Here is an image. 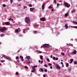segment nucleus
Here are the masks:
<instances>
[{
  "instance_id": "1",
  "label": "nucleus",
  "mask_w": 77,
  "mask_h": 77,
  "mask_svg": "<svg viewBox=\"0 0 77 77\" xmlns=\"http://www.w3.org/2000/svg\"><path fill=\"white\" fill-rule=\"evenodd\" d=\"M25 22L26 23H27V24L30 23V19H29V17H27L26 18Z\"/></svg>"
},
{
  "instance_id": "2",
  "label": "nucleus",
  "mask_w": 77,
  "mask_h": 77,
  "mask_svg": "<svg viewBox=\"0 0 77 77\" xmlns=\"http://www.w3.org/2000/svg\"><path fill=\"white\" fill-rule=\"evenodd\" d=\"M6 30V28L5 27H3L1 29L0 31L1 32H5V31Z\"/></svg>"
},
{
  "instance_id": "3",
  "label": "nucleus",
  "mask_w": 77,
  "mask_h": 77,
  "mask_svg": "<svg viewBox=\"0 0 77 77\" xmlns=\"http://www.w3.org/2000/svg\"><path fill=\"white\" fill-rule=\"evenodd\" d=\"M65 5L67 8H69L70 7V5L69 4H68V3H67L66 2L65 3Z\"/></svg>"
},
{
  "instance_id": "4",
  "label": "nucleus",
  "mask_w": 77,
  "mask_h": 77,
  "mask_svg": "<svg viewBox=\"0 0 77 77\" xmlns=\"http://www.w3.org/2000/svg\"><path fill=\"white\" fill-rule=\"evenodd\" d=\"M40 20L42 21H45V17L41 18Z\"/></svg>"
},
{
  "instance_id": "5",
  "label": "nucleus",
  "mask_w": 77,
  "mask_h": 77,
  "mask_svg": "<svg viewBox=\"0 0 77 77\" xmlns=\"http://www.w3.org/2000/svg\"><path fill=\"white\" fill-rule=\"evenodd\" d=\"M40 57L41 60H43V56L42 55H40Z\"/></svg>"
},
{
  "instance_id": "6",
  "label": "nucleus",
  "mask_w": 77,
  "mask_h": 77,
  "mask_svg": "<svg viewBox=\"0 0 77 77\" xmlns=\"http://www.w3.org/2000/svg\"><path fill=\"white\" fill-rule=\"evenodd\" d=\"M50 47V45L48 44H46V48H48Z\"/></svg>"
},
{
  "instance_id": "7",
  "label": "nucleus",
  "mask_w": 77,
  "mask_h": 77,
  "mask_svg": "<svg viewBox=\"0 0 77 77\" xmlns=\"http://www.w3.org/2000/svg\"><path fill=\"white\" fill-rule=\"evenodd\" d=\"M34 8H30V10L31 11H34Z\"/></svg>"
},
{
  "instance_id": "8",
  "label": "nucleus",
  "mask_w": 77,
  "mask_h": 77,
  "mask_svg": "<svg viewBox=\"0 0 77 77\" xmlns=\"http://www.w3.org/2000/svg\"><path fill=\"white\" fill-rule=\"evenodd\" d=\"M6 25H9L10 23L8 22H7L5 23Z\"/></svg>"
},
{
  "instance_id": "9",
  "label": "nucleus",
  "mask_w": 77,
  "mask_h": 77,
  "mask_svg": "<svg viewBox=\"0 0 77 77\" xmlns=\"http://www.w3.org/2000/svg\"><path fill=\"white\" fill-rule=\"evenodd\" d=\"M70 60L71 61L69 63H72V61H73V60H74L73 59H70Z\"/></svg>"
},
{
  "instance_id": "10",
  "label": "nucleus",
  "mask_w": 77,
  "mask_h": 77,
  "mask_svg": "<svg viewBox=\"0 0 77 77\" xmlns=\"http://www.w3.org/2000/svg\"><path fill=\"white\" fill-rule=\"evenodd\" d=\"M26 58H27L28 60H29V59H30V57L29 56H28L26 57Z\"/></svg>"
},
{
  "instance_id": "11",
  "label": "nucleus",
  "mask_w": 77,
  "mask_h": 77,
  "mask_svg": "<svg viewBox=\"0 0 77 77\" xmlns=\"http://www.w3.org/2000/svg\"><path fill=\"white\" fill-rule=\"evenodd\" d=\"M6 59H8L9 60H11V58L8 57H6Z\"/></svg>"
},
{
  "instance_id": "12",
  "label": "nucleus",
  "mask_w": 77,
  "mask_h": 77,
  "mask_svg": "<svg viewBox=\"0 0 77 77\" xmlns=\"http://www.w3.org/2000/svg\"><path fill=\"white\" fill-rule=\"evenodd\" d=\"M73 54H76L77 53V51L75 50H74V51H73Z\"/></svg>"
},
{
  "instance_id": "13",
  "label": "nucleus",
  "mask_w": 77,
  "mask_h": 77,
  "mask_svg": "<svg viewBox=\"0 0 77 77\" xmlns=\"http://www.w3.org/2000/svg\"><path fill=\"white\" fill-rule=\"evenodd\" d=\"M65 28L66 29H68V25L66 24L65 25Z\"/></svg>"
},
{
  "instance_id": "14",
  "label": "nucleus",
  "mask_w": 77,
  "mask_h": 77,
  "mask_svg": "<svg viewBox=\"0 0 77 77\" xmlns=\"http://www.w3.org/2000/svg\"><path fill=\"white\" fill-rule=\"evenodd\" d=\"M26 62H27L28 63H30V61L28 60H26Z\"/></svg>"
},
{
  "instance_id": "15",
  "label": "nucleus",
  "mask_w": 77,
  "mask_h": 77,
  "mask_svg": "<svg viewBox=\"0 0 77 77\" xmlns=\"http://www.w3.org/2000/svg\"><path fill=\"white\" fill-rule=\"evenodd\" d=\"M32 69H33V70H36V69H35V67L34 66L32 67Z\"/></svg>"
},
{
  "instance_id": "16",
  "label": "nucleus",
  "mask_w": 77,
  "mask_h": 77,
  "mask_svg": "<svg viewBox=\"0 0 77 77\" xmlns=\"http://www.w3.org/2000/svg\"><path fill=\"white\" fill-rule=\"evenodd\" d=\"M57 68H58V69H60V67L59 66H57Z\"/></svg>"
},
{
  "instance_id": "17",
  "label": "nucleus",
  "mask_w": 77,
  "mask_h": 77,
  "mask_svg": "<svg viewBox=\"0 0 77 77\" xmlns=\"http://www.w3.org/2000/svg\"><path fill=\"white\" fill-rule=\"evenodd\" d=\"M54 4H56V0H54Z\"/></svg>"
},
{
  "instance_id": "18",
  "label": "nucleus",
  "mask_w": 77,
  "mask_h": 77,
  "mask_svg": "<svg viewBox=\"0 0 77 77\" xmlns=\"http://www.w3.org/2000/svg\"><path fill=\"white\" fill-rule=\"evenodd\" d=\"M43 47H46V44L44 45L43 46Z\"/></svg>"
},
{
  "instance_id": "19",
  "label": "nucleus",
  "mask_w": 77,
  "mask_h": 77,
  "mask_svg": "<svg viewBox=\"0 0 77 77\" xmlns=\"http://www.w3.org/2000/svg\"><path fill=\"white\" fill-rule=\"evenodd\" d=\"M9 20V21H14L13 19H12V18H10Z\"/></svg>"
},
{
  "instance_id": "20",
  "label": "nucleus",
  "mask_w": 77,
  "mask_h": 77,
  "mask_svg": "<svg viewBox=\"0 0 77 77\" xmlns=\"http://www.w3.org/2000/svg\"><path fill=\"white\" fill-rule=\"evenodd\" d=\"M47 61H48V62H50V60L49 59V58H47Z\"/></svg>"
},
{
  "instance_id": "21",
  "label": "nucleus",
  "mask_w": 77,
  "mask_h": 77,
  "mask_svg": "<svg viewBox=\"0 0 77 77\" xmlns=\"http://www.w3.org/2000/svg\"><path fill=\"white\" fill-rule=\"evenodd\" d=\"M75 24H77V22L75 21L73 22Z\"/></svg>"
},
{
  "instance_id": "22",
  "label": "nucleus",
  "mask_w": 77,
  "mask_h": 77,
  "mask_svg": "<svg viewBox=\"0 0 77 77\" xmlns=\"http://www.w3.org/2000/svg\"><path fill=\"white\" fill-rule=\"evenodd\" d=\"M74 64L75 65H76V64H77V61H76L75 62H74Z\"/></svg>"
},
{
  "instance_id": "23",
  "label": "nucleus",
  "mask_w": 77,
  "mask_h": 77,
  "mask_svg": "<svg viewBox=\"0 0 77 77\" xmlns=\"http://www.w3.org/2000/svg\"><path fill=\"white\" fill-rule=\"evenodd\" d=\"M61 54H62L63 56H64V55H65V54L64 53H61Z\"/></svg>"
},
{
  "instance_id": "24",
  "label": "nucleus",
  "mask_w": 77,
  "mask_h": 77,
  "mask_svg": "<svg viewBox=\"0 0 77 77\" xmlns=\"http://www.w3.org/2000/svg\"><path fill=\"white\" fill-rule=\"evenodd\" d=\"M38 32L37 31H34V33L35 34H36V33H37V32Z\"/></svg>"
},
{
  "instance_id": "25",
  "label": "nucleus",
  "mask_w": 77,
  "mask_h": 77,
  "mask_svg": "<svg viewBox=\"0 0 77 77\" xmlns=\"http://www.w3.org/2000/svg\"><path fill=\"white\" fill-rule=\"evenodd\" d=\"M65 17H67L68 16V14L66 13L65 14Z\"/></svg>"
},
{
  "instance_id": "26",
  "label": "nucleus",
  "mask_w": 77,
  "mask_h": 77,
  "mask_svg": "<svg viewBox=\"0 0 77 77\" xmlns=\"http://www.w3.org/2000/svg\"><path fill=\"white\" fill-rule=\"evenodd\" d=\"M48 65H47L45 64L44 65V66H45V67H47V66H48Z\"/></svg>"
},
{
  "instance_id": "27",
  "label": "nucleus",
  "mask_w": 77,
  "mask_h": 77,
  "mask_svg": "<svg viewBox=\"0 0 77 77\" xmlns=\"http://www.w3.org/2000/svg\"><path fill=\"white\" fill-rule=\"evenodd\" d=\"M20 57L21 58V59H23V57L22 56H20Z\"/></svg>"
},
{
  "instance_id": "28",
  "label": "nucleus",
  "mask_w": 77,
  "mask_h": 77,
  "mask_svg": "<svg viewBox=\"0 0 77 77\" xmlns=\"http://www.w3.org/2000/svg\"><path fill=\"white\" fill-rule=\"evenodd\" d=\"M12 2H13V0H10V3H12Z\"/></svg>"
},
{
  "instance_id": "29",
  "label": "nucleus",
  "mask_w": 77,
  "mask_h": 77,
  "mask_svg": "<svg viewBox=\"0 0 77 77\" xmlns=\"http://www.w3.org/2000/svg\"><path fill=\"white\" fill-rule=\"evenodd\" d=\"M18 72H17L16 73V75H18Z\"/></svg>"
},
{
  "instance_id": "30",
  "label": "nucleus",
  "mask_w": 77,
  "mask_h": 77,
  "mask_svg": "<svg viewBox=\"0 0 77 77\" xmlns=\"http://www.w3.org/2000/svg\"><path fill=\"white\" fill-rule=\"evenodd\" d=\"M25 68H26V69H28V67L27 66H25Z\"/></svg>"
},
{
  "instance_id": "31",
  "label": "nucleus",
  "mask_w": 77,
  "mask_h": 77,
  "mask_svg": "<svg viewBox=\"0 0 77 77\" xmlns=\"http://www.w3.org/2000/svg\"><path fill=\"white\" fill-rule=\"evenodd\" d=\"M16 59H19V57L18 56L17 57H16Z\"/></svg>"
},
{
  "instance_id": "32",
  "label": "nucleus",
  "mask_w": 77,
  "mask_h": 77,
  "mask_svg": "<svg viewBox=\"0 0 77 77\" xmlns=\"http://www.w3.org/2000/svg\"><path fill=\"white\" fill-rule=\"evenodd\" d=\"M54 60H56V57H53Z\"/></svg>"
},
{
  "instance_id": "33",
  "label": "nucleus",
  "mask_w": 77,
  "mask_h": 77,
  "mask_svg": "<svg viewBox=\"0 0 77 77\" xmlns=\"http://www.w3.org/2000/svg\"><path fill=\"white\" fill-rule=\"evenodd\" d=\"M75 10H73L72 11V13H73L74 12H75Z\"/></svg>"
},
{
  "instance_id": "34",
  "label": "nucleus",
  "mask_w": 77,
  "mask_h": 77,
  "mask_svg": "<svg viewBox=\"0 0 77 77\" xmlns=\"http://www.w3.org/2000/svg\"><path fill=\"white\" fill-rule=\"evenodd\" d=\"M74 28L77 29V26H74Z\"/></svg>"
},
{
  "instance_id": "35",
  "label": "nucleus",
  "mask_w": 77,
  "mask_h": 77,
  "mask_svg": "<svg viewBox=\"0 0 77 77\" xmlns=\"http://www.w3.org/2000/svg\"><path fill=\"white\" fill-rule=\"evenodd\" d=\"M66 67H68V63H67L66 64Z\"/></svg>"
},
{
  "instance_id": "36",
  "label": "nucleus",
  "mask_w": 77,
  "mask_h": 77,
  "mask_svg": "<svg viewBox=\"0 0 77 77\" xmlns=\"http://www.w3.org/2000/svg\"><path fill=\"white\" fill-rule=\"evenodd\" d=\"M31 72H35V70H32V71H31Z\"/></svg>"
},
{
  "instance_id": "37",
  "label": "nucleus",
  "mask_w": 77,
  "mask_h": 77,
  "mask_svg": "<svg viewBox=\"0 0 77 77\" xmlns=\"http://www.w3.org/2000/svg\"><path fill=\"white\" fill-rule=\"evenodd\" d=\"M48 65H49V66H51V64L50 63L48 64Z\"/></svg>"
},
{
  "instance_id": "38",
  "label": "nucleus",
  "mask_w": 77,
  "mask_h": 77,
  "mask_svg": "<svg viewBox=\"0 0 77 77\" xmlns=\"http://www.w3.org/2000/svg\"><path fill=\"white\" fill-rule=\"evenodd\" d=\"M40 70H41V71H42V72L44 71V69H40Z\"/></svg>"
},
{
  "instance_id": "39",
  "label": "nucleus",
  "mask_w": 77,
  "mask_h": 77,
  "mask_svg": "<svg viewBox=\"0 0 77 77\" xmlns=\"http://www.w3.org/2000/svg\"><path fill=\"white\" fill-rule=\"evenodd\" d=\"M16 32H18V30H17V29H16Z\"/></svg>"
},
{
  "instance_id": "40",
  "label": "nucleus",
  "mask_w": 77,
  "mask_h": 77,
  "mask_svg": "<svg viewBox=\"0 0 77 77\" xmlns=\"http://www.w3.org/2000/svg\"><path fill=\"white\" fill-rule=\"evenodd\" d=\"M45 72H47V69H45Z\"/></svg>"
},
{
  "instance_id": "41",
  "label": "nucleus",
  "mask_w": 77,
  "mask_h": 77,
  "mask_svg": "<svg viewBox=\"0 0 77 77\" xmlns=\"http://www.w3.org/2000/svg\"><path fill=\"white\" fill-rule=\"evenodd\" d=\"M42 63H43V60H42L41 61V64H42Z\"/></svg>"
},
{
  "instance_id": "42",
  "label": "nucleus",
  "mask_w": 77,
  "mask_h": 77,
  "mask_svg": "<svg viewBox=\"0 0 77 77\" xmlns=\"http://www.w3.org/2000/svg\"><path fill=\"white\" fill-rule=\"evenodd\" d=\"M44 5H42V9H44Z\"/></svg>"
},
{
  "instance_id": "43",
  "label": "nucleus",
  "mask_w": 77,
  "mask_h": 77,
  "mask_svg": "<svg viewBox=\"0 0 77 77\" xmlns=\"http://www.w3.org/2000/svg\"><path fill=\"white\" fill-rule=\"evenodd\" d=\"M49 8H51V9H52V7L50 6L49 7Z\"/></svg>"
},
{
  "instance_id": "44",
  "label": "nucleus",
  "mask_w": 77,
  "mask_h": 77,
  "mask_svg": "<svg viewBox=\"0 0 77 77\" xmlns=\"http://www.w3.org/2000/svg\"><path fill=\"white\" fill-rule=\"evenodd\" d=\"M27 8V6H25L23 8Z\"/></svg>"
},
{
  "instance_id": "45",
  "label": "nucleus",
  "mask_w": 77,
  "mask_h": 77,
  "mask_svg": "<svg viewBox=\"0 0 77 77\" xmlns=\"http://www.w3.org/2000/svg\"><path fill=\"white\" fill-rule=\"evenodd\" d=\"M3 6L4 7H6V5L5 4H4Z\"/></svg>"
},
{
  "instance_id": "46",
  "label": "nucleus",
  "mask_w": 77,
  "mask_h": 77,
  "mask_svg": "<svg viewBox=\"0 0 77 77\" xmlns=\"http://www.w3.org/2000/svg\"><path fill=\"white\" fill-rule=\"evenodd\" d=\"M34 67L35 68H37V67H38V66H35Z\"/></svg>"
},
{
  "instance_id": "47",
  "label": "nucleus",
  "mask_w": 77,
  "mask_h": 77,
  "mask_svg": "<svg viewBox=\"0 0 77 77\" xmlns=\"http://www.w3.org/2000/svg\"><path fill=\"white\" fill-rule=\"evenodd\" d=\"M39 53H42V51H39Z\"/></svg>"
},
{
  "instance_id": "48",
  "label": "nucleus",
  "mask_w": 77,
  "mask_h": 77,
  "mask_svg": "<svg viewBox=\"0 0 77 77\" xmlns=\"http://www.w3.org/2000/svg\"><path fill=\"white\" fill-rule=\"evenodd\" d=\"M1 36H4V35H3V34H2V35H1Z\"/></svg>"
},
{
  "instance_id": "49",
  "label": "nucleus",
  "mask_w": 77,
  "mask_h": 77,
  "mask_svg": "<svg viewBox=\"0 0 77 77\" xmlns=\"http://www.w3.org/2000/svg\"><path fill=\"white\" fill-rule=\"evenodd\" d=\"M55 60H58V58H56Z\"/></svg>"
},
{
  "instance_id": "50",
  "label": "nucleus",
  "mask_w": 77,
  "mask_h": 77,
  "mask_svg": "<svg viewBox=\"0 0 77 77\" xmlns=\"http://www.w3.org/2000/svg\"><path fill=\"white\" fill-rule=\"evenodd\" d=\"M38 62H39V63H40L41 62V60H38Z\"/></svg>"
},
{
  "instance_id": "51",
  "label": "nucleus",
  "mask_w": 77,
  "mask_h": 77,
  "mask_svg": "<svg viewBox=\"0 0 77 77\" xmlns=\"http://www.w3.org/2000/svg\"><path fill=\"white\" fill-rule=\"evenodd\" d=\"M17 62L18 63H20V61L19 60H17Z\"/></svg>"
},
{
  "instance_id": "52",
  "label": "nucleus",
  "mask_w": 77,
  "mask_h": 77,
  "mask_svg": "<svg viewBox=\"0 0 77 77\" xmlns=\"http://www.w3.org/2000/svg\"><path fill=\"white\" fill-rule=\"evenodd\" d=\"M43 76L44 77H46V76H45V74L43 75Z\"/></svg>"
},
{
  "instance_id": "53",
  "label": "nucleus",
  "mask_w": 77,
  "mask_h": 77,
  "mask_svg": "<svg viewBox=\"0 0 77 77\" xmlns=\"http://www.w3.org/2000/svg\"><path fill=\"white\" fill-rule=\"evenodd\" d=\"M30 7H32V5H29Z\"/></svg>"
},
{
  "instance_id": "54",
  "label": "nucleus",
  "mask_w": 77,
  "mask_h": 77,
  "mask_svg": "<svg viewBox=\"0 0 77 77\" xmlns=\"http://www.w3.org/2000/svg\"><path fill=\"white\" fill-rule=\"evenodd\" d=\"M51 69H52L53 68V66H51L50 68Z\"/></svg>"
},
{
  "instance_id": "55",
  "label": "nucleus",
  "mask_w": 77,
  "mask_h": 77,
  "mask_svg": "<svg viewBox=\"0 0 77 77\" xmlns=\"http://www.w3.org/2000/svg\"><path fill=\"white\" fill-rule=\"evenodd\" d=\"M61 64H62V65H63V62H61Z\"/></svg>"
},
{
  "instance_id": "56",
  "label": "nucleus",
  "mask_w": 77,
  "mask_h": 77,
  "mask_svg": "<svg viewBox=\"0 0 77 77\" xmlns=\"http://www.w3.org/2000/svg\"><path fill=\"white\" fill-rule=\"evenodd\" d=\"M21 60H22V61H24V60H23V59H22Z\"/></svg>"
},
{
  "instance_id": "57",
  "label": "nucleus",
  "mask_w": 77,
  "mask_h": 77,
  "mask_svg": "<svg viewBox=\"0 0 77 77\" xmlns=\"http://www.w3.org/2000/svg\"><path fill=\"white\" fill-rule=\"evenodd\" d=\"M1 62H4V60L1 61Z\"/></svg>"
},
{
  "instance_id": "58",
  "label": "nucleus",
  "mask_w": 77,
  "mask_h": 77,
  "mask_svg": "<svg viewBox=\"0 0 77 77\" xmlns=\"http://www.w3.org/2000/svg\"><path fill=\"white\" fill-rule=\"evenodd\" d=\"M51 11H54V9H52V10H51Z\"/></svg>"
},
{
  "instance_id": "59",
  "label": "nucleus",
  "mask_w": 77,
  "mask_h": 77,
  "mask_svg": "<svg viewBox=\"0 0 77 77\" xmlns=\"http://www.w3.org/2000/svg\"><path fill=\"white\" fill-rule=\"evenodd\" d=\"M69 71H71V69H69Z\"/></svg>"
},
{
  "instance_id": "60",
  "label": "nucleus",
  "mask_w": 77,
  "mask_h": 77,
  "mask_svg": "<svg viewBox=\"0 0 77 77\" xmlns=\"http://www.w3.org/2000/svg\"><path fill=\"white\" fill-rule=\"evenodd\" d=\"M57 6H59V4L57 3Z\"/></svg>"
},
{
  "instance_id": "61",
  "label": "nucleus",
  "mask_w": 77,
  "mask_h": 77,
  "mask_svg": "<svg viewBox=\"0 0 77 77\" xmlns=\"http://www.w3.org/2000/svg\"><path fill=\"white\" fill-rule=\"evenodd\" d=\"M51 58H52V55H51Z\"/></svg>"
},
{
  "instance_id": "62",
  "label": "nucleus",
  "mask_w": 77,
  "mask_h": 77,
  "mask_svg": "<svg viewBox=\"0 0 77 77\" xmlns=\"http://www.w3.org/2000/svg\"><path fill=\"white\" fill-rule=\"evenodd\" d=\"M23 31H26V30L25 29H23Z\"/></svg>"
},
{
  "instance_id": "63",
  "label": "nucleus",
  "mask_w": 77,
  "mask_h": 77,
  "mask_svg": "<svg viewBox=\"0 0 77 77\" xmlns=\"http://www.w3.org/2000/svg\"><path fill=\"white\" fill-rule=\"evenodd\" d=\"M45 4H44L43 5V6H45Z\"/></svg>"
},
{
  "instance_id": "64",
  "label": "nucleus",
  "mask_w": 77,
  "mask_h": 77,
  "mask_svg": "<svg viewBox=\"0 0 77 77\" xmlns=\"http://www.w3.org/2000/svg\"><path fill=\"white\" fill-rule=\"evenodd\" d=\"M62 66L63 67V64L62 65Z\"/></svg>"
}]
</instances>
